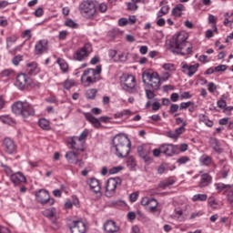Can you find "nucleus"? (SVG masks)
Listing matches in <instances>:
<instances>
[{"label": "nucleus", "mask_w": 233, "mask_h": 233, "mask_svg": "<svg viewBox=\"0 0 233 233\" xmlns=\"http://www.w3.org/2000/svg\"><path fill=\"white\" fill-rule=\"evenodd\" d=\"M113 148L116 150V156L117 157L123 158L127 157L132 150V142L128 136L125 134H119L113 137L112 139Z\"/></svg>", "instance_id": "1"}, {"label": "nucleus", "mask_w": 233, "mask_h": 233, "mask_svg": "<svg viewBox=\"0 0 233 233\" xmlns=\"http://www.w3.org/2000/svg\"><path fill=\"white\" fill-rule=\"evenodd\" d=\"M187 36L185 33H178L175 35L170 40V46L181 56H188L192 54V44L187 41Z\"/></svg>", "instance_id": "2"}, {"label": "nucleus", "mask_w": 233, "mask_h": 233, "mask_svg": "<svg viewBox=\"0 0 233 233\" xmlns=\"http://www.w3.org/2000/svg\"><path fill=\"white\" fill-rule=\"evenodd\" d=\"M120 86L127 94L136 96L141 94V86H137L136 76L130 74H123L120 76Z\"/></svg>", "instance_id": "3"}, {"label": "nucleus", "mask_w": 233, "mask_h": 233, "mask_svg": "<svg viewBox=\"0 0 233 233\" xmlns=\"http://www.w3.org/2000/svg\"><path fill=\"white\" fill-rule=\"evenodd\" d=\"M12 112L15 116H21L24 119L34 117L35 108L28 102L16 101L12 105Z\"/></svg>", "instance_id": "4"}, {"label": "nucleus", "mask_w": 233, "mask_h": 233, "mask_svg": "<svg viewBox=\"0 0 233 233\" xmlns=\"http://www.w3.org/2000/svg\"><path fill=\"white\" fill-rule=\"evenodd\" d=\"M103 72V66L101 65L96 66L95 68L86 69L81 76V83L84 86H92V85L99 81V76Z\"/></svg>", "instance_id": "5"}, {"label": "nucleus", "mask_w": 233, "mask_h": 233, "mask_svg": "<svg viewBox=\"0 0 233 233\" xmlns=\"http://www.w3.org/2000/svg\"><path fill=\"white\" fill-rule=\"evenodd\" d=\"M15 86L23 92L28 90V88H41V83L34 81L25 73H20L16 76Z\"/></svg>", "instance_id": "6"}, {"label": "nucleus", "mask_w": 233, "mask_h": 233, "mask_svg": "<svg viewBox=\"0 0 233 233\" xmlns=\"http://www.w3.org/2000/svg\"><path fill=\"white\" fill-rule=\"evenodd\" d=\"M78 10L85 19H94L97 14V5L92 0H84L79 4Z\"/></svg>", "instance_id": "7"}, {"label": "nucleus", "mask_w": 233, "mask_h": 233, "mask_svg": "<svg viewBox=\"0 0 233 233\" xmlns=\"http://www.w3.org/2000/svg\"><path fill=\"white\" fill-rule=\"evenodd\" d=\"M149 82V86L152 90H159L161 87V77L157 72H144L142 74V82L147 85Z\"/></svg>", "instance_id": "8"}, {"label": "nucleus", "mask_w": 233, "mask_h": 233, "mask_svg": "<svg viewBox=\"0 0 233 233\" xmlns=\"http://www.w3.org/2000/svg\"><path fill=\"white\" fill-rule=\"evenodd\" d=\"M94 52V47L90 43H86L82 47L76 49L73 54L74 61H85L90 57V54Z\"/></svg>", "instance_id": "9"}, {"label": "nucleus", "mask_w": 233, "mask_h": 233, "mask_svg": "<svg viewBox=\"0 0 233 233\" xmlns=\"http://www.w3.org/2000/svg\"><path fill=\"white\" fill-rule=\"evenodd\" d=\"M214 187L218 194L222 192L223 196H226V199L229 205H233V185L219 182L215 183Z\"/></svg>", "instance_id": "10"}, {"label": "nucleus", "mask_w": 233, "mask_h": 233, "mask_svg": "<svg viewBox=\"0 0 233 233\" xmlns=\"http://www.w3.org/2000/svg\"><path fill=\"white\" fill-rule=\"evenodd\" d=\"M123 179L119 177H110L107 179L106 184V198H112L116 194L118 187H121Z\"/></svg>", "instance_id": "11"}, {"label": "nucleus", "mask_w": 233, "mask_h": 233, "mask_svg": "<svg viewBox=\"0 0 233 233\" xmlns=\"http://www.w3.org/2000/svg\"><path fill=\"white\" fill-rule=\"evenodd\" d=\"M35 197L36 203L43 206L49 205L52 207L56 203V200L50 198V192L46 189H39L35 192Z\"/></svg>", "instance_id": "12"}, {"label": "nucleus", "mask_w": 233, "mask_h": 233, "mask_svg": "<svg viewBox=\"0 0 233 233\" xmlns=\"http://www.w3.org/2000/svg\"><path fill=\"white\" fill-rule=\"evenodd\" d=\"M180 68L182 74H185L187 77H193L199 68V64L189 65L187 61H183L180 64Z\"/></svg>", "instance_id": "13"}, {"label": "nucleus", "mask_w": 233, "mask_h": 233, "mask_svg": "<svg viewBox=\"0 0 233 233\" xmlns=\"http://www.w3.org/2000/svg\"><path fill=\"white\" fill-rule=\"evenodd\" d=\"M65 157L69 165H76L79 168H83V167H85V162L82 158H79V155H77V153L74 151H67Z\"/></svg>", "instance_id": "14"}, {"label": "nucleus", "mask_w": 233, "mask_h": 233, "mask_svg": "<svg viewBox=\"0 0 233 233\" xmlns=\"http://www.w3.org/2000/svg\"><path fill=\"white\" fill-rule=\"evenodd\" d=\"M67 146L76 152H85V144L77 139V137H68L66 139Z\"/></svg>", "instance_id": "15"}, {"label": "nucleus", "mask_w": 233, "mask_h": 233, "mask_svg": "<svg viewBox=\"0 0 233 233\" xmlns=\"http://www.w3.org/2000/svg\"><path fill=\"white\" fill-rule=\"evenodd\" d=\"M14 187H21V185L25 183H28V179H26V176L23 174V172L18 171L15 172L14 175L9 178Z\"/></svg>", "instance_id": "16"}, {"label": "nucleus", "mask_w": 233, "mask_h": 233, "mask_svg": "<svg viewBox=\"0 0 233 233\" xmlns=\"http://www.w3.org/2000/svg\"><path fill=\"white\" fill-rule=\"evenodd\" d=\"M3 148L6 154L12 155L17 152L15 142L10 137H6L3 141Z\"/></svg>", "instance_id": "17"}, {"label": "nucleus", "mask_w": 233, "mask_h": 233, "mask_svg": "<svg viewBox=\"0 0 233 233\" xmlns=\"http://www.w3.org/2000/svg\"><path fill=\"white\" fill-rule=\"evenodd\" d=\"M47 52H48V40L42 39L35 43V56H43V54H46Z\"/></svg>", "instance_id": "18"}, {"label": "nucleus", "mask_w": 233, "mask_h": 233, "mask_svg": "<svg viewBox=\"0 0 233 233\" xmlns=\"http://www.w3.org/2000/svg\"><path fill=\"white\" fill-rule=\"evenodd\" d=\"M69 228L71 233H86V224L82 220H75L73 221Z\"/></svg>", "instance_id": "19"}, {"label": "nucleus", "mask_w": 233, "mask_h": 233, "mask_svg": "<svg viewBox=\"0 0 233 233\" xmlns=\"http://www.w3.org/2000/svg\"><path fill=\"white\" fill-rule=\"evenodd\" d=\"M104 233H116L119 232V228L114 220H107L104 223L103 226Z\"/></svg>", "instance_id": "20"}, {"label": "nucleus", "mask_w": 233, "mask_h": 233, "mask_svg": "<svg viewBox=\"0 0 233 233\" xmlns=\"http://www.w3.org/2000/svg\"><path fill=\"white\" fill-rule=\"evenodd\" d=\"M174 219L183 223V221H187V218H188V214L185 211V209L181 208H176L173 214Z\"/></svg>", "instance_id": "21"}, {"label": "nucleus", "mask_w": 233, "mask_h": 233, "mask_svg": "<svg viewBox=\"0 0 233 233\" xmlns=\"http://www.w3.org/2000/svg\"><path fill=\"white\" fill-rule=\"evenodd\" d=\"M208 206L212 209V210H219L221 209V207H223V202L218 200L216 197L210 196L208 198Z\"/></svg>", "instance_id": "22"}, {"label": "nucleus", "mask_w": 233, "mask_h": 233, "mask_svg": "<svg viewBox=\"0 0 233 233\" xmlns=\"http://www.w3.org/2000/svg\"><path fill=\"white\" fill-rule=\"evenodd\" d=\"M161 152L168 157H172L176 154V147L174 144H163L160 146Z\"/></svg>", "instance_id": "23"}, {"label": "nucleus", "mask_w": 233, "mask_h": 233, "mask_svg": "<svg viewBox=\"0 0 233 233\" xmlns=\"http://www.w3.org/2000/svg\"><path fill=\"white\" fill-rule=\"evenodd\" d=\"M212 184V176L208 173H204L200 176V180L198 182L199 188H205Z\"/></svg>", "instance_id": "24"}, {"label": "nucleus", "mask_w": 233, "mask_h": 233, "mask_svg": "<svg viewBox=\"0 0 233 233\" xmlns=\"http://www.w3.org/2000/svg\"><path fill=\"white\" fill-rule=\"evenodd\" d=\"M84 116L94 127V128H101V122L99 118L94 116L91 113H84Z\"/></svg>", "instance_id": "25"}, {"label": "nucleus", "mask_w": 233, "mask_h": 233, "mask_svg": "<svg viewBox=\"0 0 233 233\" xmlns=\"http://www.w3.org/2000/svg\"><path fill=\"white\" fill-rule=\"evenodd\" d=\"M87 185H89L90 189L95 192V194H99L101 192V183L97 178H89L87 180Z\"/></svg>", "instance_id": "26"}, {"label": "nucleus", "mask_w": 233, "mask_h": 233, "mask_svg": "<svg viewBox=\"0 0 233 233\" xmlns=\"http://www.w3.org/2000/svg\"><path fill=\"white\" fill-rule=\"evenodd\" d=\"M26 72L29 76H37L41 72V68L35 62H30L26 65Z\"/></svg>", "instance_id": "27"}, {"label": "nucleus", "mask_w": 233, "mask_h": 233, "mask_svg": "<svg viewBox=\"0 0 233 233\" xmlns=\"http://www.w3.org/2000/svg\"><path fill=\"white\" fill-rule=\"evenodd\" d=\"M181 134H185L183 132V127H177L175 129V131H167L166 132V136L167 137H169V139H173L174 141H177V139H179V136H181Z\"/></svg>", "instance_id": "28"}, {"label": "nucleus", "mask_w": 233, "mask_h": 233, "mask_svg": "<svg viewBox=\"0 0 233 233\" xmlns=\"http://www.w3.org/2000/svg\"><path fill=\"white\" fill-rule=\"evenodd\" d=\"M187 7L183 4H177L171 11L173 17H181Z\"/></svg>", "instance_id": "29"}, {"label": "nucleus", "mask_w": 233, "mask_h": 233, "mask_svg": "<svg viewBox=\"0 0 233 233\" xmlns=\"http://www.w3.org/2000/svg\"><path fill=\"white\" fill-rule=\"evenodd\" d=\"M198 161L202 167H210V165H212V157L203 154Z\"/></svg>", "instance_id": "30"}, {"label": "nucleus", "mask_w": 233, "mask_h": 233, "mask_svg": "<svg viewBox=\"0 0 233 233\" xmlns=\"http://www.w3.org/2000/svg\"><path fill=\"white\" fill-rule=\"evenodd\" d=\"M38 126L40 128H42V130H50V128H52L50 126V121H48L46 118H40L38 120Z\"/></svg>", "instance_id": "31"}, {"label": "nucleus", "mask_w": 233, "mask_h": 233, "mask_svg": "<svg viewBox=\"0 0 233 233\" xmlns=\"http://www.w3.org/2000/svg\"><path fill=\"white\" fill-rule=\"evenodd\" d=\"M56 214H57L56 208H47L43 211V216H45V218H48V219L54 218Z\"/></svg>", "instance_id": "32"}, {"label": "nucleus", "mask_w": 233, "mask_h": 233, "mask_svg": "<svg viewBox=\"0 0 233 233\" xmlns=\"http://www.w3.org/2000/svg\"><path fill=\"white\" fill-rule=\"evenodd\" d=\"M57 65L59 66L60 69L62 70L63 74H66L68 72V63L63 58H58L56 60Z\"/></svg>", "instance_id": "33"}, {"label": "nucleus", "mask_w": 233, "mask_h": 233, "mask_svg": "<svg viewBox=\"0 0 233 233\" xmlns=\"http://www.w3.org/2000/svg\"><path fill=\"white\" fill-rule=\"evenodd\" d=\"M208 199V196L207 194H196L192 197L191 201H193V203H196L198 201L203 202V201H207Z\"/></svg>", "instance_id": "34"}, {"label": "nucleus", "mask_w": 233, "mask_h": 233, "mask_svg": "<svg viewBox=\"0 0 233 233\" xmlns=\"http://www.w3.org/2000/svg\"><path fill=\"white\" fill-rule=\"evenodd\" d=\"M132 111L130 109H124L120 112H116L114 114V118L115 119H121L125 116H132Z\"/></svg>", "instance_id": "35"}, {"label": "nucleus", "mask_w": 233, "mask_h": 233, "mask_svg": "<svg viewBox=\"0 0 233 233\" xmlns=\"http://www.w3.org/2000/svg\"><path fill=\"white\" fill-rule=\"evenodd\" d=\"M159 205V202L156 198H151L149 201L147 207H149V212H156L157 210V206Z\"/></svg>", "instance_id": "36"}, {"label": "nucleus", "mask_w": 233, "mask_h": 233, "mask_svg": "<svg viewBox=\"0 0 233 233\" xmlns=\"http://www.w3.org/2000/svg\"><path fill=\"white\" fill-rule=\"evenodd\" d=\"M176 183V179L169 177L159 184L160 188H167V187H171Z\"/></svg>", "instance_id": "37"}, {"label": "nucleus", "mask_w": 233, "mask_h": 233, "mask_svg": "<svg viewBox=\"0 0 233 233\" xmlns=\"http://www.w3.org/2000/svg\"><path fill=\"white\" fill-rule=\"evenodd\" d=\"M0 121L1 123H4V125H13L14 118L9 115H4L0 116Z\"/></svg>", "instance_id": "38"}, {"label": "nucleus", "mask_w": 233, "mask_h": 233, "mask_svg": "<svg viewBox=\"0 0 233 233\" xmlns=\"http://www.w3.org/2000/svg\"><path fill=\"white\" fill-rule=\"evenodd\" d=\"M188 150V145L187 144H180V145H175V154H179V152H187Z\"/></svg>", "instance_id": "39"}, {"label": "nucleus", "mask_w": 233, "mask_h": 233, "mask_svg": "<svg viewBox=\"0 0 233 233\" xmlns=\"http://www.w3.org/2000/svg\"><path fill=\"white\" fill-rule=\"evenodd\" d=\"M170 11V5H163L160 10L157 14V17H163V15H167Z\"/></svg>", "instance_id": "40"}, {"label": "nucleus", "mask_w": 233, "mask_h": 233, "mask_svg": "<svg viewBox=\"0 0 233 233\" xmlns=\"http://www.w3.org/2000/svg\"><path fill=\"white\" fill-rule=\"evenodd\" d=\"M96 96H97V89H96V88L88 89L86 92V97L87 99H96Z\"/></svg>", "instance_id": "41"}, {"label": "nucleus", "mask_w": 233, "mask_h": 233, "mask_svg": "<svg viewBox=\"0 0 233 233\" xmlns=\"http://www.w3.org/2000/svg\"><path fill=\"white\" fill-rule=\"evenodd\" d=\"M17 39H19V37H17L16 35L8 36L6 38V48H9L10 46H12V45H14V43H16Z\"/></svg>", "instance_id": "42"}, {"label": "nucleus", "mask_w": 233, "mask_h": 233, "mask_svg": "<svg viewBox=\"0 0 233 233\" xmlns=\"http://www.w3.org/2000/svg\"><path fill=\"white\" fill-rule=\"evenodd\" d=\"M162 68L170 74V72H176V66L174 64L166 63L163 64Z\"/></svg>", "instance_id": "43"}, {"label": "nucleus", "mask_w": 233, "mask_h": 233, "mask_svg": "<svg viewBox=\"0 0 233 233\" xmlns=\"http://www.w3.org/2000/svg\"><path fill=\"white\" fill-rule=\"evenodd\" d=\"M177 163L178 164V167H181V165H187V163H190V157L187 156L179 157L177 159Z\"/></svg>", "instance_id": "44"}, {"label": "nucleus", "mask_w": 233, "mask_h": 233, "mask_svg": "<svg viewBox=\"0 0 233 233\" xmlns=\"http://www.w3.org/2000/svg\"><path fill=\"white\" fill-rule=\"evenodd\" d=\"M176 125H182L181 127H179V128H183L182 132H187V128H185V127H187V121H185V119H183L182 117H177L175 119Z\"/></svg>", "instance_id": "45"}, {"label": "nucleus", "mask_w": 233, "mask_h": 233, "mask_svg": "<svg viewBox=\"0 0 233 233\" xmlns=\"http://www.w3.org/2000/svg\"><path fill=\"white\" fill-rule=\"evenodd\" d=\"M88 129H84V131L80 134L79 137H77V139L81 141L82 143H86V137H88Z\"/></svg>", "instance_id": "46"}, {"label": "nucleus", "mask_w": 233, "mask_h": 233, "mask_svg": "<svg viewBox=\"0 0 233 233\" xmlns=\"http://www.w3.org/2000/svg\"><path fill=\"white\" fill-rule=\"evenodd\" d=\"M127 8L129 12H136L139 8V6L137 5V4H135L134 2H127Z\"/></svg>", "instance_id": "47"}, {"label": "nucleus", "mask_w": 233, "mask_h": 233, "mask_svg": "<svg viewBox=\"0 0 233 233\" xmlns=\"http://www.w3.org/2000/svg\"><path fill=\"white\" fill-rule=\"evenodd\" d=\"M76 82L74 80H70V79H66L64 83H63V86L66 90H70V88H72V86H75Z\"/></svg>", "instance_id": "48"}, {"label": "nucleus", "mask_w": 233, "mask_h": 233, "mask_svg": "<svg viewBox=\"0 0 233 233\" xmlns=\"http://www.w3.org/2000/svg\"><path fill=\"white\" fill-rule=\"evenodd\" d=\"M167 170H168V165L167 163H163L157 167V174H165Z\"/></svg>", "instance_id": "49"}, {"label": "nucleus", "mask_w": 233, "mask_h": 233, "mask_svg": "<svg viewBox=\"0 0 233 233\" xmlns=\"http://www.w3.org/2000/svg\"><path fill=\"white\" fill-rule=\"evenodd\" d=\"M228 172H230V167L227 165L224 166V168L221 169L220 174L223 177V179H227V177H228Z\"/></svg>", "instance_id": "50"}, {"label": "nucleus", "mask_w": 233, "mask_h": 233, "mask_svg": "<svg viewBox=\"0 0 233 233\" xmlns=\"http://www.w3.org/2000/svg\"><path fill=\"white\" fill-rule=\"evenodd\" d=\"M127 167H129L130 168H135L136 165H137V162H136V158L131 156L127 158Z\"/></svg>", "instance_id": "51"}, {"label": "nucleus", "mask_w": 233, "mask_h": 233, "mask_svg": "<svg viewBox=\"0 0 233 233\" xmlns=\"http://www.w3.org/2000/svg\"><path fill=\"white\" fill-rule=\"evenodd\" d=\"M194 105V102L192 101H187V102H181L179 105V110H187L188 106H192Z\"/></svg>", "instance_id": "52"}, {"label": "nucleus", "mask_w": 233, "mask_h": 233, "mask_svg": "<svg viewBox=\"0 0 233 233\" xmlns=\"http://www.w3.org/2000/svg\"><path fill=\"white\" fill-rule=\"evenodd\" d=\"M138 198H139V192L138 191H136V192L129 195L130 203H136V201H137Z\"/></svg>", "instance_id": "53"}, {"label": "nucleus", "mask_w": 233, "mask_h": 233, "mask_svg": "<svg viewBox=\"0 0 233 233\" xmlns=\"http://www.w3.org/2000/svg\"><path fill=\"white\" fill-rule=\"evenodd\" d=\"M208 90L210 94H214L218 90V86L214 82H209L208 84Z\"/></svg>", "instance_id": "54"}, {"label": "nucleus", "mask_w": 233, "mask_h": 233, "mask_svg": "<svg viewBox=\"0 0 233 233\" xmlns=\"http://www.w3.org/2000/svg\"><path fill=\"white\" fill-rule=\"evenodd\" d=\"M65 25L68 26V28H76L77 27V23H76L74 20L72 19H67L65 22Z\"/></svg>", "instance_id": "55"}, {"label": "nucleus", "mask_w": 233, "mask_h": 233, "mask_svg": "<svg viewBox=\"0 0 233 233\" xmlns=\"http://www.w3.org/2000/svg\"><path fill=\"white\" fill-rule=\"evenodd\" d=\"M5 168V172L7 176V177H9V179L12 177V176H14V174H15V172H14V170H12V167H8V166H3Z\"/></svg>", "instance_id": "56"}, {"label": "nucleus", "mask_w": 233, "mask_h": 233, "mask_svg": "<svg viewBox=\"0 0 233 233\" xmlns=\"http://www.w3.org/2000/svg\"><path fill=\"white\" fill-rule=\"evenodd\" d=\"M179 110V105L177 104H171L169 106L168 114H176Z\"/></svg>", "instance_id": "57"}, {"label": "nucleus", "mask_w": 233, "mask_h": 233, "mask_svg": "<svg viewBox=\"0 0 233 233\" xmlns=\"http://www.w3.org/2000/svg\"><path fill=\"white\" fill-rule=\"evenodd\" d=\"M123 170V166L113 167L109 169V174H119Z\"/></svg>", "instance_id": "58"}, {"label": "nucleus", "mask_w": 233, "mask_h": 233, "mask_svg": "<svg viewBox=\"0 0 233 233\" xmlns=\"http://www.w3.org/2000/svg\"><path fill=\"white\" fill-rule=\"evenodd\" d=\"M44 15H45V10H43V7H38L34 12V15L35 17H43Z\"/></svg>", "instance_id": "59"}, {"label": "nucleus", "mask_w": 233, "mask_h": 233, "mask_svg": "<svg viewBox=\"0 0 233 233\" xmlns=\"http://www.w3.org/2000/svg\"><path fill=\"white\" fill-rule=\"evenodd\" d=\"M108 10V5H106L105 3H100L98 5V12L101 14H105Z\"/></svg>", "instance_id": "60"}, {"label": "nucleus", "mask_w": 233, "mask_h": 233, "mask_svg": "<svg viewBox=\"0 0 233 233\" xmlns=\"http://www.w3.org/2000/svg\"><path fill=\"white\" fill-rule=\"evenodd\" d=\"M203 216V211H196L190 214L189 219H196V218H201Z\"/></svg>", "instance_id": "61"}, {"label": "nucleus", "mask_w": 233, "mask_h": 233, "mask_svg": "<svg viewBox=\"0 0 233 233\" xmlns=\"http://www.w3.org/2000/svg\"><path fill=\"white\" fill-rule=\"evenodd\" d=\"M23 61V56L18 55L16 56H15L12 60L13 65H15V66H17L19 65V62Z\"/></svg>", "instance_id": "62"}, {"label": "nucleus", "mask_w": 233, "mask_h": 233, "mask_svg": "<svg viewBox=\"0 0 233 233\" xmlns=\"http://www.w3.org/2000/svg\"><path fill=\"white\" fill-rule=\"evenodd\" d=\"M227 68V65H218L215 66V72H226Z\"/></svg>", "instance_id": "63"}, {"label": "nucleus", "mask_w": 233, "mask_h": 233, "mask_svg": "<svg viewBox=\"0 0 233 233\" xmlns=\"http://www.w3.org/2000/svg\"><path fill=\"white\" fill-rule=\"evenodd\" d=\"M128 25V19L122 17L118 19V26H127Z\"/></svg>", "instance_id": "64"}]
</instances>
